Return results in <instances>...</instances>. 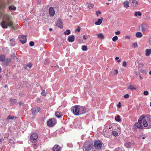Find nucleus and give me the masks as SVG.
I'll use <instances>...</instances> for the list:
<instances>
[{
  "label": "nucleus",
  "mask_w": 151,
  "mask_h": 151,
  "mask_svg": "<svg viewBox=\"0 0 151 151\" xmlns=\"http://www.w3.org/2000/svg\"><path fill=\"white\" fill-rule=\"evenodd\" d=\"M6 6V4L5 3H0V17L2 18L3 19L1 24V26L3 28H6L7 26H9L15 30V28L13 25V22L11 21L10 16L5 14L3 11V9L5 8Z\"/></svg>",
  "instance_id": "obj_1"
},
{
  "label": "nucleus",
  "mask_w": 151,
  "mask_h": 151,
  "mask_svg": "<svg viewBox=\"0 0 151 151\" xmlns=\"http://www.w3.org/2000/svg\"><path fill=\"white\" fill-rule=\"evenodd\" d=\"M143 125L147 128H151V116L144 117L143 119Z\"/></svg>",
  "instance_id": "obj_2"
},
{
  "label": "nucleus",
  "mask_w": 151,
  "mask_h": 151,
  "mask_svg": "<svg viewBox=\"0 0 151 151\" xmlns=\"http://www.w3.org/2000/svg\"><path fill=\"white\" fill-rule=\"evenodd\" d=\"M144 115L141 116L138 119V122L136 123L133 126L134 128H139L141 129H143V119Z\"/></svg>",
  "instance_id": "obj_3"
},
{
  "label": "nucleus",
  "mask_w": 151,
  "mask_h": 151,
  "mask_svg": "<svg viewBox=\"0 0 151 151\" xmlns=\"http://www.w3.org/2000/svg\"><path fill=\"white\" fill-rule=\"evenodd\" d=\"M86 142L84 143L83 147V151H90L93 147V146L91 143L86 144Z\"/></svg>",
  "instance_id": "obj_4"
},
{
  "label": "nucleus",
  "mask_w": 151,
  "mask_h": 151,
  "mask_svg": "<svg viewBox=\"0 0 151 151\" xmlns=\"http://www.w3.org/2000/svg\"><path fill=\"white\" fill-rule=\"evenodd\" d=\"M73 112V114L76 115H79V112L78 111L79 106H76L72 107Z\"/></svg>",
  "instance_id": "obj_5"
},
{
  "label": "nucleus",
  "mask_w": 151,
  "mask_h": 151,
  "mask_svg": "<svg viewBox=\"0 0 151 151\" xmlns=\"http://www.w3.org/2000/svg\"><path fill=\"white\" fill-rule=\"evenodd\" d=\"M37 138L38 135L37 134L34 133L31 134L30 137V139L32 142H35Z\"/></svg>",
  "instance_id": "obj_6"
},
{
  "label": "nucleus",
  "mask_w": 151,
  "mask_h": 151,
  "mask_svg": "<svg viewBox=\"0 0 151 151\" xmlns=\"http://www.w3.org/2000/svg\"><path fill=\"white\" fill-rule=\"evenodd\" d=\"M19 41L22 44H24L27 42L26 37L24 35H21L19 37Z\"/></svg>",
  "instance_id": "obj_7"
},
{
  "label": "nucleus",
  "mask_w": 151,
  "mask_h": 151,
  "mask_svg": "<svg viewBox=\"0 0 151 151\" xmlns=\"http://www.w3.org/2000/svg\"><path fill=\"white\" fill-rule=\"evenodd\" d=\"M79 109L78 110L79 112V115L84 114L86 112V111L85 107L79 106Z\"/></svg>",
  "instance_id": "obj_8"
},
{
  "label": "nucleus",
  "mask_w": 151,
  "mask_h": 151,
  "mask_svg": "<svg viewBox=\"0 0 151 151\" xmlns=\"http://www.w3.org/2000/svg\"><path fill=\"white\" fill-rule=\"evenodd\" d=\"M94 145L95 147L97 148H101L102 147L101 142L99 140L96 141L94 142Z\"/></svg>",
  "instance_id": "obj_9"
},
{
  "label": "nucleus",
  "mask_w": 151,
  "mask_h": 151,
  "mask_svg": "<svg viewBox=\"0 0 151 151\" xmlns=\"http://www.w3.org/2000/svg\"><path fill=\"white\" fill-rule=\"evenodd\" d=\"M55 121L54 119H50L47 122V124L48 126L50 127L53 126L55 124L54 121Z\"/></svg>",
  "instance_id": "obj_10"
},
{
  "label": "nucleus",
  "mask_w": 151,
  "mask_h": 151,
  "mask_svg": "<svg viewBox=\"0 0 151 151\" xmlns=\"http://www.w3.org/2000/svg\"><path fill=\"white\" fill-rule=\"evenodd\" d=\"M68 40L70 42H73L75 40V36L73 35L69 36L68 37Z\"/></svg>",
  "instance_id": "obj_11"
},
{
  "label": "nucleus",
  "mask_w": 151,
  "mask_h": 151,
  "mask_svg": "<svg viewBox=\"0 0 151 151\" xmlns=\"http://www.w3.org/2000/svg\"><path fill=\"white\" fill-rule=\"evenodd\" d=\"M49 13L51 16L53 17L54 16L55 12L54 9L52 7H50L49 8Z\"/></svg>",
  "instance_id": "obj_12"
},
{
  "label": "nucleus",
  "mask_w": 151,
  "mask_h": 151,
  "mask_svg": "<svg viewBox=\"0 0 151 151\" xmlns=\"http://www.w3.org/2000/svg\"><path fill=\"white\" fill-rule=\"evenodd\" d=\"M53 151H61L60 147L58 145H55L52 148Z\"/></svg>",
  "instance_id": "obj_13"
},
{
  "label": "nucleus",
  "mask_w": 151,
  "mask_h": 151,
  "mask_svg": "<svg viewBox=\"0 0 151 151\" xmlns=\"http://www.w3.org/2000/svg\"><path fill=\"white\" fill-rule=\"evenodd\" d=\"M56 25L60 28H62L63 27V23L60 20H58L56 23Z\"/></svg>",
  "instance_id": "obj_14"
},
{
  "label": "nucleus",
  "mask_w": 151,
  "mask_h": 151,
  "mask_svg": "<svg viewBox=\"0 0 151 151\" xmlns=\"http://www.w3.org/2000/svg\"><path fill=\"white\" fill-rule=\"evenodd\" d=\"M142 31V32H145L146 29H147V25L146 24H143L141 25Z\"/></svg>",
  "instance_id": "obj_15"
},
{
  "label": "nucleus",
  "mask_w": 151,
  "mask_h": 151,
  "mask_svg": "<svg viewBox=\"0 0 151 151\" xmlns=\"http://www.w3.org/2000/svg\"><path fill=\"white\" fill-rule=\"evenodd\" d=\"M33 111L32 113L33 115H35L39 111V108L36 107V108L33 109Z\"/></svg>",
  "instance_id": "obj_16"
},
{
  "label": "nucleus",
  "mask_w": 151,
  "mask_h": 151,
  "mask_svg": "<svg viewBox=\"0 0 151 151\" xmlns=\"http://www.w3.org/2000/svg\"><path fill=\"white\" fill-rule=\"evenodd\" d=\"M97 38L99 39L103 40L104 38V36L103 34L101 33H100L97 35Z\"/></svg>",
  "instance_id": "obj_17"
},
{
  "label": "nucleus",
  "mask_w": 151,
  "mask_h": 151,
  "mask_svg": "<svg viewBox=\"0 0 151 151\" xmlns=\"http://www.w3.org/2000/svg\"><path fill=\"white\" fill-rule=\"evenodd\" d=\"M151 53V49H147L145 50V55L147 56H149Z\"/></svg>",
  "instance_id": "obj_18"
},
{
  "label": "nucleus",
  "mask_w": 151,
  "mask_h": 151,
  "mask_svg": "<svg viewBox=\"0 0 151 151\" xmlns=\"http://www.w3.org/2000/svg\"><path fill=\"white\" fill-rule=\"evenodd\" d=\"M101 19H99L98 21L95 23V24L96 25H100L101 24L102 22V20L103 19V18H101Z\"/></svg>",
  "instance_id": "obj_19"
},
{
  "label": "nucleus",
  "mask_w": 151,
  "mask_h": 151,
  "mask_svg": "<svg viewBox=\"0 0 151 151\" xmlns=\"http://www.w3.org/2000/svg\"><path fill=\"white\" fill-rule=\"evenodd\" d=\"M135 87V86L133 85H130L127 87V88L128 89H130L132 90H136V88Z\"/></svg>",
  "instance_id": "obj_20"
},
{
  "label": "nucleus",
  "mask_w": 151,
  "mask_h": 151,
  "mask_svg": "<svg viewBox=\"0 0 151 151\" xmlns=\"http://www.w3.org/2000/svg\"><path fill=\"white\" fill-rule=\"evenodd\" d=\"M32 66V65L31 63H29L27 64L25 67V68L27 70H29L30 68H31Z\"/></svg>",
  "instance_id": "obj_21"
},
{
  "label": "nucleus",
  "mask_w": 151,
  "mask_h": 151,
  "mask_svg": "<svg viewBox=\"0 0 151 151\" xmlns=\"http://www.w3.org/2000/svg\"><path fill=\"white\" fill-rule=\"evenodd\" d=\"M136 36L137 37L140 38L142 37L143 35L141 32H138L136 33Z\"/></svg>",
  "instance_id": "obj_22"
},
{
  "label": "nucleus",
  "mask_w": 151,
  "mask_h": 151,
  "mask_svg": "<svg viewBox=\"0 0 151 151\" xmlns=\"http://www.w3.org/2000/svg\"><path fill=\"white\" fill-rule=\"evenodd\" d=\"M142 16V14L139 12H136L134 15V16L137 17Z\"/></svg>",
  "instance_id": "obj_23"
},
{
  "label": "nucleus",
  "mask_w": 151,
  "mask_h": 151,
  "mask_svg": "<svg viewBox=\"0 0 151 151\" xmlns=\"http://www.w3.org/2000/svg\"><path fill=\"white\" fill-rule=\"evenodd\" d=\"M124 145L127 148H129L131 146V144L130 142H127L125 143Z\"/></svg>",
  "instance_id": "obj_24"
},
{
  "label": "nucleus",
  "mask_w": 151,
  "mask_h": 151,
  "mask_svg": "<svg viewBox=\"0 0 151 151\" xmlns=\"http://www.w3.org/2000/svg\"><path fill=\"white\" fill-rule=\"evenodd\" d=\"M123 4L125 7L127 8L129 6V3L127 1H124L123 3Z\"/></svg>",
  "instance_id": "obj_25"
},
{
  "label": "nucleus",
  "mask_w": 151,
  "mask_h": 151,
  "mask_svg": "<svg viewBox=\"0 0 151 151\" xmlns=\"http://www.w3.org/2000/svg\"><path fill=\"white\" fill-rule=\"evenodd\" d=\"M86 5L89 9H91L93 7V5L91 4H90L89 2H87L86 3Z\"/></svg>",
  "instance_id": "obj_26"
},
{
  "label": "nucleus",
  "mask_w": 151,
  "mask_h": 151,
  "mask_svg": "<svg viewBox=\"0 0 151 151\" xmlns=\"http://www.w3.org/2000/svg\"><path fill=\"white\" fill-rule=\"evenodd\" d=\"M5 59V57L4 55H0V61H4Z\"/></svg>",
  "instance_id": "obj_27"
},
{
  "label": "nucleus",
  "mask_w": 151,
  "mask_h": 151,
  "mask_svg": "<svg viewBox=\"0 0 151 151\" xmlns=\"http://www.w3.org/2000/svg\"><path fill=\"white\" fill-rule=\"evenodd\" d=\"M14 118V117H12L11 116H9L7 119L8 122H10V120H13Z\"/></svg>",
  "instance_id": "obj_28"
},
{
  "label": "nucleus",
  "mask_w": 151,
  "mask_h": 151,
  "mask_svg": "<svg viewBox=\"0 0 151 151\" xmlns=\"http://www.w3.org/2000/svg\"><path fill=\"white\" fill-rule=\"evenodd\" d=\"M115 119L116 121L118 122H120L121 120V119H120V117L119 115H117L116 117L115 118Z\"/></svg>",
  "instance_id": "obj_29"
},
{
  "label": "nucleus",
  "mask_w": 151,
  "mask_h": 151,
  "mask_svg": "<svg viewBox=\"0 0 151 151\" xmlns=\"http://www.w3.org/2000/svg\"><path fill=\"white\" fill-rule=\"evenodd\" d=\"M9 8L10 10H15L16 9V7L14 6H9Z\"/></svg>",
  "instance_id": "obj_30"
},
{
  "label": "nucleus",
  "mask_w": 151,
  "mask_h": 151,
  "mask_svg": "<svg viewBox=\"0 0 151 151\" xmlns=\"http://www.w3.org/2000/svg\"><path fill=\"white\" fill-rule=\"evenodd\" d=\"M112 135L115 136L116 137L118 135V133L116 131H113L112 132Z\"/></svg>",
  "instance_id": "obj_31"
},
{
  "label": "nucleus",
  "mask_w": 151,
  "mask_h": 151,
  "mask_svg": "<svg viewBox=\"0 0 151 151\" xmlns=\"http://www.w3.org/2000/svg\"><path fill=\"white\" fill-rule=\"evenodd\" d=\"M55 115L58 118H60L61 117V115L60 113L57 112L55 113Z\"/></svg>",
  "instance_id": "obj_32"
},
{
  "label": "nucleus",
  "mask_w": 151,
  "mask_h": 151,
  "mask_svg": "<svg viewBox=\"0 0 151 151\" xmlns=\"http://www.w3.org/2000/svg\"><path fill=\"white\" fill-rule=\"evenodd\" d=\"M118 39V37L116 36H115L113 37L112 38V40L114 42H115Z\"/></svg>",
  "instance_id": "obj_33"
},
{
  "label": "nucleus",
  "mask_w": 151,
  "mask_h": 151,
  "mask_svg": "<svg viewBox=\"0 0 151 151\" xmlns=\"http://www.w3.org/2000/svg\"><path fill=\"white\" fill-rule=\"evenodd\" d=\"M82 49L83 51H86L87 50V46L85 45H83L82 47Z\"/></svg>",
  "instance_id": "obj_34"
},
{
  "label": "nucleus",
  "mask_w": 151,
  "mask_h": 151,
  "mask_svg": "<svg viewBox=\"0 0 151 151\" xmlns=\"http://www.w3.org/2000/svg\"><path fill=\"white\" fill-rule=\"evenodd\" d=\"M70 30H67L64 32L65 34L67 35H69L70 34Z\"/></svg>",
  "instance_id": "obj_35"
},
{
  "label": "nucleus",
  "mask_w": 151,
  "mask_h": 151,
  "mask_svg": "<svg viewBox=\"0 0 151 151\" xmlns=\"http://www.w3.org/2000/svg\"><path fill=\"white\" fill-rule=\"evenodd\" d=\"M132 3L135 5H136L137 4V2L136 0H133Z\"/></svg>",
  "instance_id": "obj_36"
},
{
  "label": "nucleus",
  "mask_w": 151,
  "mask_h": 151,
  "mask_svg": "<svg viewBox=\"0 0 151 151\" xmlns=\"http://www.w3.org/2000/svg\"><path fill=\"white\" fill-rule=\"evenodd\" d=\"M29 45L31 46H33L34 45V43L33 42L31 41L29 42Z\"/></svg>",
  "instance_id": "obj_37"
},
{
  "label": "nucleus",
  "mask_w": 151,
  "mask_h": 151,
  "mask_svg": "<svg viewBox=\"0 0 151 151\" xmlns=\"http://www.w3.org/2000/svg\"><path fill=\"white\" fill-rule=\"evenodd\" d=\"M96 14L97 16H98L99 14H101V12L100 11H97L96 12Z\"/></svg>",
  "instance_id": "obj_38"
},
{
  "label": "nucleus",
  "mask_w": 151,
  "mask_h": 151,
  "mask_svg": "<svg viewBox=\"0 0 151 151\" xmlns=\"http://www.w3.org/2000/svg\"><path fill=\"white\" fill-rule=\"evenodd\" d=\"M148 94V92L147 91H145L144 92V94L145 96H147Z\"/></svg>",
  "instance_id": "obj_39"
},
{
  "label": "nucleus",
  "mask_w": 151,
  "mask_h": 151,
  "mask_svg": "<svg viewBox=\"0 0 151 151\" xmlns=\"http://www.w3.org/2000/svg\"><path fill=\"white\" fill-rule=\"evenodd\" d=\"M127 65V63L125 61H124L122 65L124 67H125Z\"/></svg>",
  "instance_id": "obj_40"
},
{
  "label": "nucleus",
  "mask_w": 151,
  "mask_h": 151,
  "mask_svg": "<svg viewBox=\"0 0 151 151\" xmlns=\"http://www.w3.org/2000/svg\"><path fill=\"white\" fill-rule=\"evenodd\" d=\"M119 58L118 57H116L115 58V59L116 60H118V61H117V62H118V63H119L120 62V61H121V60H119Z\"/></svg>",
  "instance_id": "obj_41"
},
{
  "label": "nucleus",
  "mask_w": 151,
  "mask_h": 151,
  "mask_svg": "<svg viewBox=\"0 0 151 151\" xmlns=\"http://www.w3.org/2000/svg\"><path fill=\"white\" fill-rule=\"evenodd\" d=\"M115 33L116 35H119L120 34V31H118L117 32H115Z\"/></svg>",
  "instance_id": "obj_42"
},
{
  "label": "nucleus",
  "mask_w": 151,
  "mask_h": 151,
  "mask_svg": "<svg viewBox=\"0 0 151 151\" xmlns=\"http://www.w3.org/2000/svg\"><path fill=\"white\" fill-rule=\"evenodd\" d=\"M10 61V59H7L6 60H5V62L6 63H9Z\"/></svg>",
  "instance_id": "obj_43"
},
{
  "label": "nucleus",
  "mask_w": 151,
  "mask_h": 151,
  "mask_svg": "<svg viewBox=\"0 0 151 151\" xmlns=\"http://www.w3.org/2000/svg\"><path fill=\"white\" fill-rule=\"evenodd\" d=\"M32 146L35 149H36L37 148V145L36 144H34Z\"/></svg>",
  "instance_id": "obj_44"
},
{
  "label": "nucleus",
  "mask_w": 151,
  "mask_h": 151,
  "mask_svg": "<svg viewBox=\"0 0 151 151\" xmlns=\"http://www.w3.org/2000/svg\"><path fill=\"white\" fill-rule=\"evenodd\" d=\"M133 45L134 47H137V45L136 43H134Z\"/></svg>",
  "instance_id": "obj_45"
},
{
  "label": "nucleus",
  "mask_w": 151,
  "mask_h": 151,
  "mask_svg": "<svg viewBox=\"0 0 151 151\" xmlns=\"http://www.w3.org/2000/svg\"><path fill=\"white\" fill-rule=\"evenodd\" d=\"M125 38L126 39H130V37L129 36L127 35L125 36Z\"/></svg>",
  "instance_id": "obj_46"
},
{
  "label": "nucleus",
  "mask_w": 151,
  "mask_h": 151,
  "mask_svg": "<svg viewBox=\"0 0 151 151\" xmlns=\"http://www.w3.org/2000/svg\"><path fill=\"white\" fill-rule=\"evenodd\" d=\"M129 97V95L128 94H127L124 96V97L126 98H127Z\"/></svg>",
  "instance_id": "obj_47"
},
{
  "label": "nucleus",
  "mask_w": 151,
  "mask_h": 151,
  "mask_svg": "<svg viewBox=\"0 0 151 151\" xmlns=\"http://www.w3.org/2000/svg\"><path fill=\"white\" fill-rule=\"evenodd\" d=\"M114 71H115V73H114V75H115V74H118V70H114Z\"/></svg>",
  "instance_id": "obj_48"
},
{
  "label": "nucleus",
  "mask_w": 151,
  "mask_h": 151,
  "mask_svg": "<svg viewBox=\"0 0 151 151\" xmlns=\"http://www.w3.org/2000/svg\"><path fill=\"white\" fill-rule=\"evenodd\" d=\"M41 94H42V95L43 96H45V91H43L41 93Z\"/></svg>",
  "instance_id": "obj_49"
},
{
  "label": "nucleus",
  "mask_w": 151,
  "mask_h": 151,
  "mask_svg": "<svg viewBox=\"0 0 151 151\" xmlns=\"http://www.w3.org/2000/svg\"><path fill=\"white\" fill-rule=\"evenodd\" d=\"M117 106L119 107L120 108L121 106V103L120 102H119L118 103V104L117 105Z\"/></svg>",
  "instance_id": "obj_50"
},
{
  "label": "nucleus",
  "mask_w": 151,
  "mask_h": 151,
  "mask_svg": "<svg viewBox=\"0 0 151 151\" xmlns=\"http://www.w3.org/2000/svg\"><path fill=\"white\" fill-rule=\"evenodd\" d=\"M80 30L79 28H77L76 30V32H80Z\"/></svg>",
  "instance_id": "obj_51"
},
{
  "label": "nucleus",
  "mask_w": 151,
  "mask_h": 151,
  "mask_svg": "<svg viewBox=\"0 0 151 151\" xmlns=\"http://www.w3.org/2000/svg\"><path fill=\"white\" fill-rule=\"evenodd\" d=\"M83 38L85 40H86L87 39V38L86 37L85 35H84L83 36Z\"/></svg>",
  "instance_id": "obj_52"
},
{
  "label": "nucleus",
  "mask_w": 151,
  "mask_h": 151,
  "mask_svg": "<svg viewBox=\"0 0 151 151\" xmlns=\"http://www.w3.org/2000/svg\"><path fill=\"white\" fill-rule=\"evenodd\" d=\"M14 42H13L12 43H11L10 44V45H11L12 46H13L14 45Z\"/></svg>",
  "instance_id": "obj_53"
},
{
  "label": "nucleus",
  "mask_w": 151,
  "mask_h": 151,
  "mask_svg": "<svg viewBox=\"0 0 151 151\" xmlns=\"http://www.w3.org/2000/svg\"><path fill=\"white\" fill-rule=\"evenodd\" d=\"M76 128H77L78 129H81V127H76Z\"/></svg>",
  "instance_id": "obj_54"
},
{
  "label": "nucleus",
  "mask_w": 151,
  "mask_h": 151,
  "mask_svg": "<svg viewBox=\"0 0 151 151\" xmlns=\"http://www.w3.org/2000/svg\"><path fill=\"white\" fill-rule=\"evenodd\" d=\"M52 28H50V29H49V30H50V31H52Z\"/></svg>",
  "instance_id": "obj_55"
},
{
  "label": "nucleus",
  "mask_w": 151,
  "mask_h": 151,
  "mask_svg": "<svg viewBox=\"0 0 151 151\" xmlns=\"http://www.w3.org/2000/svg\"><path fill=\"white\" fill-rule=\"evenodd\" d=\"M149 73L150 75H151V71H150Z\"/></svg>",
  "instance_id": "obj_56"
},
{
  "label": "nucleus",
  "mask_w": 151,
  "mask_h": 151,
  "mask_svg": "<svg viewBox=\"0 0 151 151\" xmlns=\"http://www.w3.org/2000/svg\"><path fill=\"white\" fill-rule=\"evenodd\" d=\"M10 40L11 41L12 40L13 42L14 41V39H13L12 40V39Z\"/></svg>",
  "instance_id": "obj_57"
},
{
  "label": "nucleus",
  "mask_w": 151,
  "mask_h": 151,
  "mask_svg": "<svg viewBox=\"0 0 151 151\" xmlns=\"http://www.w3.org/2000/svg\"><path fill=\"white\" fill-rule=\"evenodd\" d=\"M139 77H140V78L141 79H143L142 78L141 76H139Z\"/></svg>",
  "instance_id": "obj_58"
},
{
  "label": "nucleus",
  "mask_w": 151,
  "mask_h": 151,
  "mask_svg": "<svg viewBox=\"0 0 151 151\" xmlns=\"http://www.w3.org/2000/svg\"><path fill=\"white\" fill-rule=\"evenodd\" d=\"M105 137H108V135H105Z\"/></svg>",
  "instance_id": "obj_59"
},
{
  "label": "nucleus",
  "mask_w": 151,
  "mask_h": 151,
  "mask_svg": "<svg viewBox=\"0 0 151 151\" xmlns=\"http://www.w3.org/2000/svg\"><path fill=\"white\" fill-rule=\"evenodd\" d=\"M106 4L107 5H109V3H106Z\"/></svg>",
  "instance_id": "obj_60"
},
{
  "label": "nucleus",
  "mask_w": 151,
  "mask_h": 151,
  "mask_svg": "<svg viewBox=\"0 0 151 151\" xmlns=\"http://www.w3.org/2000/svg\"><path fill=\"white\" fill-rule=\"evenodd\" d=\"M1 67H0V72H1Z\"/></svg>",
  "instance_id": "obj_61"
},
{
  "label": "nucleus",
  "mask_w": 151,
  "mask_h": 151,
  "mask_svg": "<svg viewBox=\"0 0 151 151\" xmlns=\"http://www.w3.org/2000/svg\"><path fill=\"white\" fill-rule=\"evenodd\" d=\"M142 139H145V137H142Z\"/></svg>",
  "instance_id": "obj_62"
},
{
  "label": "nucleus",
  "mask_w": 151,
  "mask_h": 151,
  "mask_svg": "<svg viewBox=\"0 0 151 151\" xmlns=\"http://www.w3.org/2000/svg\"><path fill=\"white\" fill-rule=\"evenodd\" d=\"M150 105L151 107V102L150 103Z\"/></svg>",
  "instance_id": "obj_63"
},
{
  "label": "nucleus",
  "mask_w": 151,
  "mask_h": 151,
  "mask_svg": "<svg viewBox=\"0 0 151 151\" xmlns=\"http://www.w3.org/2000/svg\"><path fill=\"white\" fill-rule=\"evenodd\" d=\"M1 140L0 139V142H1Z\"/></svg>",
  "instance_id": "obj_64"
}]
</instances>
